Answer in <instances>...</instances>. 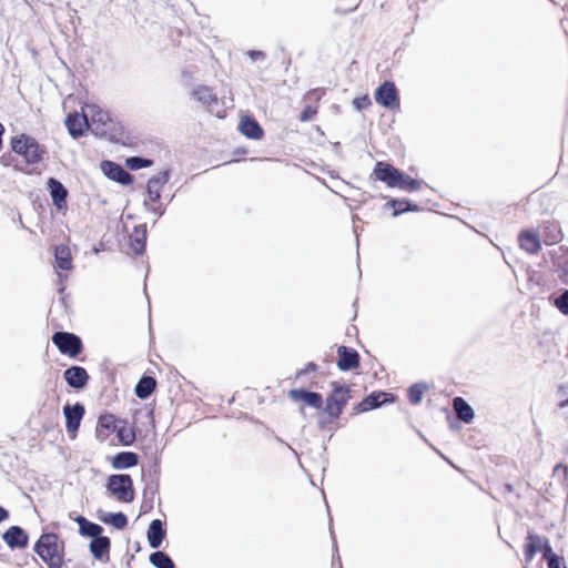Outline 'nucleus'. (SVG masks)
I'll return each mask as SVG.
<instances>
[{
	"label": "nucleus",
	"mask_w": 568,
	"mask_h": 568,
	"mask_svg": "<svg viewBox=\"0 0 568 568\" xmlns=\"http://www.w3.org/2000/svg\"><path fill=\"white\" fill-rule=\"evenodd\" d=\"M65 382L73 388H83L89 379V375L83 367L72 366L64 372Z\"/></svg>",
	"instance_id": "dca6fc26"
},
{
	"label": "nucleus",
	"mask_w": 568,
	"mask_h": 568,
	"mask_svg": "<svg viewBox=\"0 0 568 568\" xmlns=\"http://www.w3.org/2000/svg\"><path fill=\"white\" fill-rule=\"evenodd\" d=\"M90 130L97 135H104L111 126L109 112L97 103H85L83 105Z\"/></svg>",
	"instance_id": "7ed1b4c3"
},
{
	"label": "nucleus",
	"mask_w": 568,
	"mask_h": 568,
	"mask_svg": "<svg viewBox=\"0 0 568 568\" xmlns=\"http://www.w3.org/2000/svg\"><path fill=\"white\" fill-rule=\"evenodd\" d=\"M547 540V538H544L534 531H528L525 544V559L527 564H529L535 555L541 550Z\"/></svg>",
	"instance_id": "f3484780"
},
{
	"label": "nucleus",
	"mask_w": 568,
	"mask_h": 568,
	"mask_svg": "<svg viewBox=\"0 0 568 568\" xmlns=\"http://www.w3.org/2000/svg\"><path fill=\"white\" fill-rule=\"evenodd\" d=\"M138 464V456L131 452H122L115 455L112 462V466L115 469H125L133 467Z\"/></svg>",
	"instance_id": "bb28decb"
},
{
	"label": "nucleus",
	"mask_w": 568,
	"mask_h": 568,
	"mask_svg": "<svg viewBox=\"0 0 568 568\" xmlns=\"http://www.w3.org/2000/svg\"><path fill=\"white\" fill-rule=\"evenodd\" d=\"M145 240V229L142 226L135 227L133 234L130 236V246L135 254H140L144 251Z\"/></svg>",
	"instance_id": "cd10ccee"
},
{
	"label": "nucleus",
	"mask_w": 568,
	"mask_h": 568,
	"mask_svg": "<svg viewBox=\"0 0 568 568\" xmlns=\"http://www.w3.org/2000/svg\"><path fill=\"white\" fill-rule=\"evenodd\" d=\"M152 164V162L148 159L139 158V156H132L126 160V165L131 170H139L142 168H148Z\"/></svg>",
	"instance_id": "e433bc0d"
},
{
	"label": "nucleus",
	"mask_w": 568,
	"mask_h": 568,
	"mask_svg": "<svg viewBox=\"0 0 568 568\" xmlns=\"http://www.w3.org/2000/svg\"><path fill=\"white\" fill-rule=\"evenodd\" d=\"M353 104L356 110L361 111V110L367 109L372 104V101L368 95H363V97L355 98L353 100Z\"/></svg>",
	"instance_id": "a19ab883"
},
{
	"label": "nucleus",
	"mask_w": 568,
	"mask_h": 568,
	"mask_svg": "<svg viewBox=\"0 0 568 568\" xmlns=\"http://www.w3.org/2000/svg\"><path fill=\"white\" fill-rule=\"evenodd\" d=\"M315 368L316 366L314 364H310L306 371H315Z\"/></svg>",
	"instance_id": "de8ad7c7"
},
{
	"label": "nucleus",
	"mask_w": 568,
	"mask_h": 568,
	"mask_svg": "<svg viewBox=\"0 0 568 568\" xmlns=\"http://www.w3.org/2000/svg\"><path fill=\"white\" fill-rule=\"evenodd\" d=\"M554 271L564 284L568 285V248L559 246L551 253Z\"/></svg>",
	"instance_id": "9b49d317"
},
{
	"label": "nucleus",
	"mask_w": 568,
	"mask_h": 568,
	"mask_svg": "<svg viewBox=\"0 0 568 568\" xmlns=\"http://www.w3.org/2000/svg\"><path fill=\"white\" fill-rule=\"evenodd\" d=\"M118 420L112 414H104L99 417L98 432L101 434L103 430L111 432L115 430Z\"/></svg>",
	"instance_id": "72a5a7b5"
},
{
	"label": "nucleus",
	"mask_w": 568,
	"mask_h": 568,
	"mask_svg": "<svg viewBox=\"0 0 568 568\" xmlns=\"http://www.w3.org/2000/svg\"><path fill=\"white\" fill-rule=\"evenodd\" d=\"M557 396L560 399L559 407H566L568 405V385H560L557 389Z\"/></svg>",
	"instance_id": "ea45409f"
},
{
	"label": "nucleus",
	"mask_w": 568,
	"mask_h": 568,
	"mask_svg": "<svg viewBox=\"0 0 568 568\" xmlns=\"http://www.w3.org/2000/svg\"><path fill=\"white\" fill-rule=\"evenodd\" d=\"M389 204L394 207V215H398L409 210V203L406 201L393 200Z\"/></svg>",
	"instance_id": "58836bf2"
},
{
	"label": "nucleus",
	"mask_w": 568,
	"mask_h": 568,
	"mask_svg": "<svg viewBox=\"0 0 568 568\" xmlns=\"http://www.w3.org/2000/svg\"><path fill=\"white\" fill-rule=\"evenodd\" d=\"M109 548L110 539L108 537L99 536L92 539L90 542V550L92 555L98 559H102L103 556L109 552Z\"/></svg>",
	"instance_id": "c85d7f7f"
},
{
	"label": "nucleus",
	"mask_w": 568,
	"mask_h": 568,
	"mask_svg": "<svg viewBox=\"0 0 568 568\" xmlns=\"http://www.w3.org/2000/svg\"><path fill=\"white\" fill-rule=\"evenodd\" d=\"M34 550L50 568H61L63 561L57 535H42L36 544Z\"/></svg>",
	"instance_id": "f03ea898"
},
{
	"label": "nucleus",
	"mask_w": 568,
	"mask_h": 568,
	"mask_svg": "<svg viewBox=\"0 0 568 568\" xmlns=\"http://www.w3.org/2000/svg\"><path fill=\"white\" fill-rule=\"evenodd\" d=\"M106 488L119 501L131 503L134 499L133 481L129 475H111Z\"/></svg>",
	"instance_id": "39448f33"
},
{
	"label": "nucleus",
	"mask_w": 568,
	"mask_h": 568,
	"mask_svg": "<svg viewBox=\"0 0 568 568\" xmlns=\"http://www.w3.org/2000/svg\"><path fill=\"white\" fill-rule=\"evenodd\" d=\"M375 100L382 106L394 110L399 106L397 90L393 82L386 81L375 91Z\"/></svg>",
	"instance_id": "0eeeda50"
},
{
	"label": "nucleus",
	"mask_w": 568,
	"mask_h": 568,
	"mask_svg": "<svg viewBox=\"0 0 568 568\" xmlns=\"http://www.w3.org/2000/svg\"><path fill=\"white\" fill-rule=\"evenodd\" d=\"M453 406L460 420L470 423L474 419V409L462 397H456Z\"/></svg>",
	"instance_id": "a878e982"
},
{
	"label": "nucleus",
	"mask_w": 568,
	"mask_h": 568,
	"mask_svg": "<svg viewBox=\"0 0 568 568\" xmlns=\"http://www.w3.org/2000/svg\"><path fill=\"white\" fill-rule=\"evenodd\" d=\"M427 389L425 384H415L409 388L408 396L412 404L420 403L424 392Z\"/></svg>",
	"instance_id": "c9c22d12"
},
{
	"label": "nucleus",
	"mask_w": 568,
	"mask_h": 568,
	"mask_svg": "<svg viewBox=\"0 0 568 568\" xmlns=\"http://www.w3.org/2000/svg\"><path fill=\"white\" fill-rule=\"evenodd\" d=\"M547 564L548 568H567L564 557H560L558 555L551 556Z\"/></svg>",
	"instance_id": "79ce46f5"
},
{
	"label": "nucleus",
	"mask_w": 568,
	"mask_h": 568,
	"mask_svg": "<svg viewBox=\"0 0 568 568\" xmlns=\"http://www.w3.org/2000/svg\"><path fill=\"white\" fill-rule=\"evenodd\" d=\"M248 55L253 61H256L260 59L262 60L265 58V53L263 51H255V50L248 51Z\"/></svg>",
	"instance_id": "a18cd8bd"
},
{
	"label": "nucleus",
	"mask_w": 568,
	"mask_h": 568,
	"mask_svg": "<svg viewBox=\"0 0 568 568\" xmlns=\"http://www.w3.org/2000/svg\"><path fill=\"white\" fill-rule=\"evenodd\" d=\"M542 551V556L544 558L547 560V562L549 561V558H551V556H555L556 554L552 551V548L549 544V541L547 540L546 544L542 546L541 550Z\"/></svg>",
	"instance_id": "c03bdc74"
},
{
	"label": "nucleus",
	"mask_w": 568,
	"mask_h": 568,
	"mask_svg": "<svg viewBox=\"0 0 568 568\" xmlns=\"http://www.w3.org/2000/svg\"><path fill=\"white\" fill-rule=\"evenodd\" d=\"M288 397L294 402H304L306 405L314 408H321L323 405V398L321 394L307 392L305 389H291L288 392Z\"/></svg>",
	"instance_id": "f8f14e48"
},
{
	"label": "nucleus",
	"mask_w": 568,
	"mask_h": 568,
	"mask_svg": "<svg viewBox=\"0 0 568 568\" xmlns=\"http://www.w3.org/2000/svg\"><path fill=\"white\" fill-rule=\"evenodd\" d=\"M12 150L22 155L28 163H38L42 159L43 150L31 136L22 134L11 140Z\"/></svg>",
	"instance_id": "20e7f679"
},
{
	"label": "nucleus",
	"mask_w": 568,
	"mask_h": 568,
	"mask_svg": "<svg viewBox=\"0 0 568 568\" xmlns=\"http://www.w3.org/2000/svg\"><path fill=\"white\" fill-rule=\"evenodd\" d=\"M115 430L118 432V437L123 445L129 446L134 442L135 434L131 427L121 426L116 427Z\"/></svg>",
	"instance_id": "f704fd0d"
},
{
	"label": "nucleus",
	"mask_w": 568,
	"mask_h": 568,
	"mask_svg": "<svg viewBox=\"0 0 568 568\" xmlns=\"http://www.w3.org/2000/svg\"><path fill=\"white\" fill-rule=\"evenodd\" d=\"M48 185H49V190H50L53 203L59 209L63 207V205L65 204V197L68 194L63 184L61 182H59L58 180L50 178Z\"/></svg>",
	"instance_id": "4be33fe9"
},
{
	"label": "nucleus",
	"mask_w": 568,
	"mask_h": 568,
	"mask_svg": "<svg viewBox=\"0 0 568 568\" xmlns=\"http://www.w3.org/2000/svg\"><path fill=\"white\" fill-rule=\"evenodd\" d=\"M169 181V172H159L148 182V194L151 201L156 202L161 196L162 187Z\"/></svg>",
	"instance_id": "a211bd4d"
},
{
	"label": "nucleus",
	"mask_w": 568,
	"mask_h": 568,
	"mask_svg": "<svg viewBox=\"0 0 568 568\" xmlns=\"http://www.w3.org/2000/svg\"><path fill=\"white\" fill-rule=\"evenodd\" d=\"M155 388V381L153 377H143L135 387V394L140 398L149 397Z\"/></svg>",
	"instance_id": "7c9ffc66"
},
{
	"label": "nucleus",
	"mask_w": 568,
	"mask_h": 568,
	"mask_svg": "<svg viewBox=\"0 0 568 568\" xmlns=\"http://www.w3.org/2000/svg\"><path fill=\"white\" fill-rule=\"evenodd\" d=\"M150 561L156 568H174L172 559L162 551L151 554Z\"/></svg>",
	"instance_id": "473e14b6"
},
{
	"label": "nucleus",
	"mask_w": 568,
	"mask_h": 568,
	"mask_svg": "<svg viewBox=\"0 0 568 568\" xmlns=\"http://www.w3.org/2000/svg\"><path fill=\"white\" fill-rule=\"evenodd\" d=\"M3 540L11 548H22L28 542V536L20 527L12 526L3 534Z\"/></svg>",
	"instance_id": "6ab92c4d"
},
{
	"label": "nucleus",
	"mask_w": 568,
	"mask_h": 568,
	"mask_svg": "<svg viewBox=\"0 0 568 568\" xmlns=\"http://www.w3.org/2000/svg\"><path fill=\"white\" fill-rule=\"evenodd\" d=\"M165 536V530L162 527V523L159 519H154L148 530V539L151 548H159Z\"/></svg>",
	"instance_id": "5701e85b"
},
{
	"label": "nucleus",
	"mask_w": 568,
	"mask_h": 568,
	"mask_svg": "<svg viewBox=\"0 0 568 568\" xmlns=\"http://www.w3.org/2000/svg\"><path fill=\"white\" fill-rule=\"evenodd\" d=\"M8 516H9L8 511L4 508L0 507V523L3 521L4 519H7Z\"/></svg>",
	"instance_id": "49530a36"
},
{
	"label": "nucleus",
	"mask_w": 568,
	"mask_h": 568,
	"mask_svg": "<svg viewBox=\"0 0 568 568\" xmlns=\"http://www.w3.org/2000/svg\"><path fill=\"white\" fill-rule=\"evenodd\" d=\"M240 131L245 136L255 140L261 139V136L263 135V130L260 126V124L251 118H243L241 120Z\"/></svg>",
	"instance_id": "b1692460"
},
{
	"label": "nucleus",
	"mask_w": 568,
	"mask_h": 568,
	"mask_svg": "<svg viewBox=\"0 0 568 568\" xmlns=\"http://www.w3.org/2000/svg\"><path fill=\"white\" fill-rule=\"evenodd\" d=\"M101 520L111 524L116 529H123L128 524L126 516L122 513H109L101 517Z\"/></svg>",
	"instance_id": "2f4dec72"
},
{
	"label": "nucleus",
	"mask_w": 568,
	"mask_h": 568,
	"mask_svg": "<svg viewBox=\"0 0 568 568\" xmlns=\"http://www.w3.org/2000/svg\"><path fill=\"white\" fill-rule=\"evenodd\" d=\"M75 521L79 524L80 532L83 536H89L92 537L93 539L99 537L103 530L101 526L87 520L82 516L77 517Z\"/></svg>",
	"instance_id": "c756f323"
},
{
	"label": "nucleus",
	"mask_w": 568,
	"mask_h": 568,
	"mask_svg": "<svg viewBox=\"0 0 568 568\" xmlns=\"http://www.w3.org/2000/svg\"><path fill=\"white\" fill-rule=\"evenodd\" d=\"M388 394L384 392L372 393L367 396L363 402L358 404V409L361 412H366L373 408L381 406L383 403L388 400Z\"/></svg>",
	"instance_id": "393cba45"
},
{
	"label": "nucleus",
	"mask_w": 568,
	"mask_h": 568,
	"mask_svg": "<svg viewBox=\"0 0 568 568\" xmlns=\"http://www.w3.org/2000/svg\"><path fill=\"white\" fill-rule=\"evenodd\" d=\"M348 388L345 386H336L334 387L332 394L326 399V413L332 418H337L342 412L344 406L348 402Z\"/></svg>",
	"instance_id": "423d86ee"
},
{
	"label": "nucleus",
	"mask_w": 568,
	"mask_h": 568,
	"mask_svg": "<svg viewBox=\"0 0 568 568\" xmlns=\"http://www.w3.org/2000/svg\"><path fill=\"white\" fill-rule=\"evenodd\" d=\"M556 307L565 315H568V290L555 300Z\"/></svg>",
	"instance_id": "4c0bfd02"
},
{
	"label": "nucleus",
	"mask_w": 568,
	"mask_h": 568,
	"mask_svg": "<svg viewBox=\"0 0 568 568\" xmlns=\"http://www.w3.org/2000/svg\"><path fill=\"white\" fill-rule=\"evenodd\" d=\"M63 414L67 419V432L71 435V437H74L83 418L84 407L80 403L74 405L68 404L63 407Z\"/></svg>",
	"instance_id": "9d476101"
},
{
	"label": "nucleus",
	"mask_w": 568,
	"mask_h": 568,
	"mask_svg": "<svg viewBox=\"0 0 568 568\" xmlns=\"http://www.w3.org/2000/svg\"><path fill=\"white\" fill-rule=\"evenodd\" d=\"M374 174L377 180L385 182L390 187L406 191H418L422 187V181L415 180L384 162L376 163Z\"/></svg>",
	"instance_id": "f257e3e1"
},
{
	"label": "nucleus",
	"mask_w": 568,
	"mask_h": 568,
	"mask_svg": "<svg viewBox=\"0 0 568 568\" xmlns=\"http://www.w3.org/2000/svg\"><path fill=\"white\" fill-rule=\"evenodd\" d=\"M519 245L527 253L535 254L541 247L539 235L536 232L524 231L519 234Z\"/></svg>",
	"instance_id": "aec40b11"
},
{
	"label": "nucleus",
	"mask_w": 568,
	"mask_h": 568,
	"mask_svg": "<svg viewBox=\"0 0 568 568\" xmlns=\"http://www.w3.org/2000/svg\"><path fill=\"white\" fill-rule=\"evenodd\" d=\"M55 268L61 271L72 270V256L67 245H58L54 250Z\"/></svg>",
	"instance_id": "412c9836"
},
{
	"label": "nucleus",
	"mask_w": 568,
	"mask_h": 568,
	"mask_svg": "<svg viewBox=\"0 0 568 568\" xmlns=\"http://www.w3.org/2000/svg\"><path fill=\"white\" fill-rule=\"evenodd\" d=\"M192 95L209 111H213L219 101L216 94L206 85H196L192 91Z\"/></svg>",
	"instance_id": "4468645a"
},
{
	"label": "nucleus",
	"mask_w": 568,
	"mask_h": 568,
	"mask_svg": "<svg viewBox=\"0 0 568 568\" xmlns=\"http://www.w3.org/2000/svg\"><path fill=\"white\" fill-rule=\"evenodd\" d=\"M316 113L315 109L312 106H307L303 110V112L300 115L301 121H308L313 118V115Z\"/></svg>",
	"instance_id": "37998d69"
},
{
	"label": "nucleus",
	"mask_w": 568,
	"mask_h": 568,
	"mask_svg": "<svg viewBox=\"0 0 568 568\" xmlns=\"http://www.w3.org/2000/svg\"><path fill=\"white\" fill-rule=\"evenodd\" d=\"M52 342L61 353L75 356L81 351V341L73 334L58 332L52 336Z\"/></svg>",
	"instance_id": "6e6552de"
},
{
	"label": "nucleus",
	"mask_w": 568,
	"mask_h": 568,
	"mask_svg": "<svg viewBox=\"0 0 568 568\" xmlns=\"http://www.w3.org/2000/svg\"><path fill=\"white\" fill-rule=\"evenodd\" d=\"M101 168L103 173L111 180H114L122 184H128L131 182V175L121 165L116 163L104 161L102 162Z\"/></svg>",
	"instance_id": "2eb2a0df"
},
{
	"label": "nucleus",
	"mask_w": 568,
	"mask_h": 568,
	"mask_svg": "<svg viewBox=\"0 0 568 568\" xmlns=\"http://www.w3.org/2000/svg\"><path fill=\"white\" fill-rule=\"evenodd\" d=\"M64 124L70 135L74 139L82 136L87 130H90L89 121L83 109L81 110V113H70L65 118Z\"/></svg>",
	"instance_id": "1a4fd4ad"
},
{
	"label": "nucleus",
	"mask_w": 568,
	"mask_h": 568,
	"mask_svg": "<svg viewBox=\"0 0 568 568\" xmlns=\"http://www.w3.org/2000/svg\"><path fill=\"white\" fill-rule=\"evenodd\" d=\"M338 361L337 367L341 371H351L358 366L359 356L354 349H349L346 346H339L337 349Z\"/></svg>",
	"instance_id": "ddd939ff"
}]
</instances>
